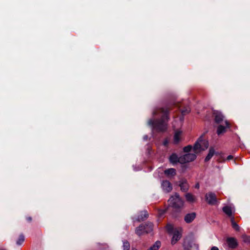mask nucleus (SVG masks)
<instances>
[{
	"label": "nucleus",
	"mask_w": 250,
	"mask_h": 250,
	"mask_svg": "<svg viewBox=\"0 0 250 250\" xmlns=\"http://www.w3.org/2000/svg\"><path fill=\"white\" fill-rule=\"evenodd\" d=\"M153 116L160 117L161 119L155 122L150 119L148 125L152 127L153 130L158 131H164L167 128L168 121V110L167 108H157L153 111Z\"/></svg>",
	"instance_id": "1"
},
{
	"label": "nucleus",
	"mask_w": 250,
	"mask_h": 250,
	"mask_svg": "<svg viewBox=\"0 0 250 250\" xmlns=\"http://www.w3.org/2000/svg\"><path fill=\"white\" fill-rule=\"evenodd\" d=\"M208 141L204 140L203 138V135H202L196 142L193 149L194 152L197 153L206 150L208 148Z\"/></svg>",
	"instance_id": "2"
},
{
	"label": "nucleus",
	"mask_w": 250,
	"mask_h": 250,
	"mask_svg": "<svg viewBox=\"0 0 250 250\" xmlns=\"http://www.w3.org/2000/svg\"><path fill=\"white\" fill-rule=\"evenodd\" d=\"M169 205L175 208H180L183 206L184 202L178 194L175 193L168 201Z\"/></svg>",
	"instance_id": "3"
},
{
	"label": "nucleus",
	"mask_w": 250,
	"mask_h": 250,
	"mask_svg": "<svg viewBox=\"0 0 250 250\" xmlns=\"http://www.w3.org/2000/svg\"><path fill=\"white\" fill-rule=\"evenodd\" d=\"M152 230V224L151 223L142 224L136 229V233L141 235L145 233H149Z\"/></svg>",
	"instance_id": "4"
},
{
	"label": "nucleus",
	"mask_w": 250,
	"mask_h": 250,
	"mask_svg": "<svg viewBox=\"0 0 250 250\" xmlns=\"http://www.w3.org/2000/svg\"><path fill=\"white\" fill-rule=\"evenodd\" d=\"M196 156L193 153H187L180 157L179 163L184 164L193 161Z\"/></svg>",
	"instance_id": "5"
},
{
	"label": "nucleus",
	"mask_w": 250,
	"mask_h": 250,
	"mask_svg": "<svg viewBox=\"0 0 250 250\" xmlns=\"http://www.w3.org/2000/svg\"><path fill=\"white\" fill-rule=\"evenodd\" d=\"M206 199L210 205H214L217 202L216 195L212 192H209L206 195Z\"/></svg>",
	"instance_id": "6"
},
{
	"label": "nucleus",
	"mask_w": 250,
	"mask_h": 250,
	"mask_svg": "<svg viewBox=\"0 0 250 250\" xmlns=\"http://www.w3.org/2000/svg\"><path fill=\"white\" fill-rule=\"evenodd\" d=\"M161 187L163 190L166 192H169L172 189L171 183L167 180H164L162 182Z\"/></svg>",
	"instance_id": "7"
},
{
	"label": "nucleus",
	"mask_w": 250,
	"mask_h": 250,
	"mask_svg": "<svg viewBox=\"0 0 250 250\" xmlns=\"http://www.w3.org/2000/svg\"><path fill=\"white\" fill-rule=\"evenodd\" d=\"M225 126L220 125L218 126L217 130V133L218 135L224 133L226 131L227 128L229 127V125L227 121H225Z\"/></svg>",
	"instance_id": "8"
},
{
	"label": "nucleus",
	"mask_w": 250,
	"mask_h": 250,
	"mask_svg": "<svg viewBox=\"0 0 250 250\" xmlns=\"http://www.w3.org/2000/svg\"><path fill=\"white\" fill-rule=\"evenodd\" d=\"M214 115L216 123L220 124L223 121L224 117L220 112L218 111H215L214 112Z\"/></svg>",
	"instance_id": "9"
},
{
	"label": "nucleus",
	"mask_w": 250,
	"mask_h": 250,
	"mask_svg": "<svg viewBox=\"0 0 250 250\" xmlns=\"http://www.w3.org/2000/svg\"><path fill=\"white\" fill-rule=\"evenodd\" d=\"M181 234L178 230H175L171 239V244H175L181 238Z\"/></svg>",
	"instance_id": "10"
},
{
	"label": "nucleus",
	"mask_w": 250,
	"mask_h": 250,
	"mask_svg": "<svg viewBox=\"0 0 250 250\" xmlns=\"http://www.w3.org/2000/svg\"><path fill=\"white\" fill-rule=\"evenodd\" d=\"M179 186L181 190L183 192H186L188 190L189 186L186 180H182L179 182Z\"/></svg>",
	"instance_id": "11"
},
{
	"label": "nucleus",
	"mask_w": 250,
	"mask_h": 250,
	"mask_svg": "<svg viewBox=\"0 0 250 250\" xmlns=\"http://www.w3.org/2000/svg\"><path fill=\"white\" fill-rule=\"evenodd\" d=\"M165 174L168 178H172L176 174V170L174 168H170L167 169H166L164 171Z\"/></svg>",
	"instance_id": "12"
},
{
	"label": "nucleus",
	"mask_w": 250,
	"mask_h": 250,
	"mask_svg": "<svg viewBox=\"0 0 250 250\" xmlns=\"http://www.w3.org/2000/svg\"><path fill=\"white\" fill-rule=\"evenodd\" d=\"M229 247L230 248H235L237 245V243L235 239L233 238H229L227 240Z\"/></svg>",
	"instance_id": "13"
},
{
	"label": "nucleus",
	"mask_w": 250,
	"mask_h": 250,
	"mask_svg": "<svg viewBox=\"0 0 250 250\" xmlns=\"http://www.w3.org/2000/svg\"><path fill=\"white\" fill-rule=\"evenodd\" d=\"M195 217H196V213L194 212L188 213L185 217V221L187 223H189L191 222L195 219Z\"/></svg>",
	"instance_id": "14"
},
{
	"label": "nucleus",
	"mask_w": 250,
	"mask_h": 250,
	"mask_svg": "<svg viewBox=\"0 0 250 250\" xmlns=\"http://www.w3.org/2000/svg\"><path fill=\"white\" fill-rule=\"evenodd\" d=\"M223 210L228 216H231L232 212H234V208L229 206H225L223 208Z\"/></svg>",
	"instance_id": "15"
},
{
	"label": "nucleus",
	"mask_w": 250,
	"mask_h": 250,
	"mask_svg": "<svg viewBox=\"0 0 250 250\" xmlns=\"http://www.w3.org/2000/svg\"><path fill=\"white\" fill-rule=\"evenodd\" d=\"M180 157H178L175 154H172L169 157V161L173 165L179 163Z\"/></svg>",
	"instance_id": "16"
},
{
	"label": "nucleus",
	"mask_w": 250,
	"mask_h": 250,
	"mask_svg": "<svg viewBox=\"0 0 250 250\" xmlns=\"http://www.w3.org/2000/svg\"><path fill=\"white\" fill-rule=\"evenodd\" d=\"M182 131L180 130H177L175 131L174 136V143L175 144H177L179 142L182 135Z\"/></svg>",
	"instance_id": "17"
},
{
	"label": "nucleus",
	"mask_w": 250,
	"mask_h": 250,
	"mask_svg": "<svg viewBox=\"0 0 250 250\" xmlns=\"http://www.w3.org/2000/svg\"><path fill=\"white\" fill-rule=\"evenodd\" d=\"M186 200L190 203H193L195 201L194 196L189 193H188L185 195Z\"/></svg>",
	"instance_id": "18"
},
{
	"label": "nucleus",
	"mask_w": 250,
	"mask_h": 250,
	"mask_svg": "<svg viewBox=\"0 0 250 250\" xmlns=\"http://www.w3.org/2000/svg\"><path fill=\"white\" fill-rule=\"evenodd\" d=\"M161 246V242L156 241L155 244L147 250H158Z\"/></svg>",
	"instance_id": "19"
},
{
	"label": "nucleus",
	"mask_w": 250,
	"mask_h": 250,
	"mask_svg": "<svg viewBox=\"0 0 250 250\" xmlns=\"http://www.w3.org/2000/svg\"><path fill=\"white\" fill-rule=\"evenodd\" d=\"M214 154V150L213 148H210L209 152L205 159V161L207 162V161H209L211 158V157L213 156Z\"/></svg>",
	"instance_id": "20"
},
{
	"label": "nucleus",
	"mask_w": 250,
	"mask_h": 250,
	"mask_svg": "<svg viewBox=\"0 0 250 250\" xmlns=\"http://www.w3.org/2000/svg\"><path fill=\"white\" fill-rule=\"evenodd\" d=\"M148 216L146 211H143L142 212V215L138 217L137 220L138 221L143 220L146 218Z\"/></svg>",
	"instance_id": "21"
},
{
	"label": "nucleus",
	"mask_w": 250,
	"mask_h": 250,
	"mask_svg": "<svg viewBox=\"0 0 250 250\" xmlns=\"http://www.w3.org/2000/svg\"><path fill=\"white\" fill-rule=\"evenodd\" d=\"M231 225L232 228L238 231L240 227L234 221V219L232 218L231 219Z\"/></svg>",
	"instance_id": "22"
},
{
	"label": "nucleus",
	"mask_w": 250,
	"mask_h": 250,
	"mask_svg": "<svg viewBox=\"0 0 250 250\" xmlns=\"http://www.w3.org/2000/svg\"><path fill=\"white\" fill-rule=\"evenodd\" d=\"M181 110L182 114L185 115L190 112V109L188 106H187L184 108H181Z\"/></svg>",
	"instance_id": "23"
},
{
	"label": "nucleus",
	"mask_w": 250,
	"mask_h": 250,
	"mask_svg": "<svg viewBox=\"0 0 250 250\" xmlns=\"http://www.w3.org/2000/svg\"><path fill=\"white\" fill-rule=\"evenodd\" d=\"M123 250H130V244L129 242L126 241L123 242Z\"/></svg>",
	"instance_id": "24"
},
{
	"label": "nucleus",
	"mask_w": 250,
	"mask_h": 250,
	"mask_svg": "<svg viewBox=\"0 0 250 250\" xmlns=\"http://www.w3.org/2000/svg\"><path fill=\"white\" fill-rule=\"evenodd\" d=\"M24 240V237L23 235H21L18 240L17 241L18 245H21Z\"/></svg>",
	"instance_id": "25"
},
{
	"label": "nucleus",
	"mask_w": 250,
	"mask_h": 250,
	"mask_svg": "<svg viewBox=\"0 0 250 250\" xmlns=\"http://www.w3.org/2000/svg\"><path fill=\"white\" fill-rule=\"evenodd\" d=\"M243 241L248 243H250V236L244 235L243 237Z\"/></svg>",
	"instance_id": "26"
},
{
	"label": "nucleus",
	"mask_w": 250,
	"mask_h": 250,
	"mask_svg": "<svg viewBox=\"0 0 250 250\" xmlns=\"http://www.w3.org/2000/svg\"><path fill=\"white\" fill-rule=\"evenodd\" d=\"M166 228L169 233H171L173 230V226L171 225H167Z\"/></svg>",
	"instance_id": "27"
},
{
	"label": "nucleus",
	"mask_w": 250,
	"mask_h": 250,
	"mask_svg": "<svg viewBox=\"0 0 250 250\" xmlns=\"http://www.w3.org/2000/svg\"><path fill=\"white\" fill-rule=\"evenodd\" d=\"M192 147L190 146H188L184 148V151L186 152H189L191 151Z\"/></svg>",
	"instance_id": "28"
},
{
	"label": "nucleus",
	"mask_w": 250,
	"mask_h": 250,
	"mask_svg": "<svg viewBox=\"0 0 250 250\" xmlns=\"http://www.w3.org/2000/svg\"><path fill=\"white\" fill-rule=\"evenodd\" d=\"M232 158H233L232 156H231V155H229V156H228L227 157V160H230L232 159Z\"/></svg>",
	"instance_id": "29"
},
{
	"label": "nucleus",
	"mask_w": 250,
	"mask_h": 250,
	"mask_svg": "<svg viewBox=\"0 0 250 250\" xmlns=\"http://www.w3.org/2000/svg\"><path fill=\"white\" fill-rule=\"evenodd\" d=\"M211 250H219L218 248L216 247H213Z\"/></svg>",
	"instance_id": "30"
},
{
	"label": "nucleus",
	"mask_w": 250,
	"mask_h": 250,
	"mask_svg": "<svg viewBox=\"0 0 250 250\" xmlns=\"http://www.w3.org/2000/svg\"><path fill=\"white\" fill-rule=\"evenodd\" d=\"M167 143H168L167 141L166 140V141H164V145L165 146H166V145L167 144Z\"/></svg>",
	"instance_id": "31"
},
{
	"label": "nucleus",
	"mask_w": 250,
	"mask_h": 250,
	"mask_svg": "<svg viewBox=\"0 0 250 250\" xmlns=\"http://www.w3.org/2000/svg\"><path fill=\"white\" fill-rule=\"evenodd\" d=\"M144 139L145 140H146L147 139V135H145V136H144Z\"/></svg>",
	"instance_id": "32"
},
{
	"label": "nucleus",
	"mask_w": 250,
	"mask_h": 250,
	"mask_svg": "<svg viewBox=\"0 0 250 250\" xmlns=\"http://www.w3.org/2000/svg\"><path fill=\"white\" fill-rule=\"evenodd\" d=\"M27 220L28 221H31V218L30 217H29L27 218Z\"/></svg>",
	"instance_id": "33"
},
{
	"label": "nucleus",
	"mask_w": 250,
	"mask_h": 250,
	"mask_svg": "<svg viewBox=\"0 0 250 250\" xmlns=\"http://www.w3.org/2000/svg\"><path fill=\"white\" fill-rule=\"evenodd\" d=\"M199 185H197L196 186V188H199Z\"/></svg>",
	"instance_id": "34"
}]
</instances>
